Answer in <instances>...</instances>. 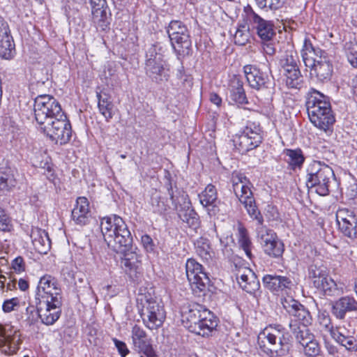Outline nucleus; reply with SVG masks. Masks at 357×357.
I'll list each match as a JSON object with an SVG mask.
<instances>
[{"mask_svg":"<svg viewBox=\"0 0 357 357\" xmlns=\"http://www.w3.org/2000/svg\"><path fill=\"white\" fill-rule=\"evenodd\" d=\"M335 176L333 169L320 161L314 160L307 167L306 185L307 188H315V192L326 196L330 192V187L335 182Z\"/></svg>","mask_w":357,"mask_h":357,"instance_id":"nucleus-6","label":"nucleus"},{"mask_svg":"<svg viewBox=\"0 0 357 357\" xmlns=\"http://www.w3.org/2000/svg\"><path fill=\"white\" fill-rule=\"evenodd\" d=\"M137 303L143 323L149 329L157 330L162 326L166 312L161 301L150 294H139Z\"/></svg>","mask_w":357,"mask_h":357,"instance_id":"nucleus-5","label":"nucleus"},{"mask_svg":"<svg viewBox=\"0 0 357 357\" xmlns=\"http://www.w3.org/2000/svg\"><path fill=\"white\" fill-rule=\"evenodd\" d=\"M336 221L339 231L353 240L356 237L357 220L353 212L347 208L339 209L336 213Z\"/></svg>","mask_w":357,"mask_h":357,"instance_id":"nucleus-19","label":"nucleus"},{"mask_svg":"<svg viewBox=\"0 0 357 357\" xmlns=\"http://www.w3.org/2000/svg\"><path fill=\"white\" fill-rule=\"evenodd\" d=\"M250 38L249 27L242 25L240 26L234 36V43L238 45H245Z\"/></svg>","mask_w":357,"mask_h":357,"instance_id":"nucleus-48","label":"nucleus"},{"mask_svg":"<svg viewBox=\"0 0 357 357\" xmlns=\"http://www.w3.org/2000/svg\"><path fill=\"white\" fill-rule=\"evenodd\" d=\"M286 85L289 89H300L303 84V76L301 73L298 64L291 65L284 68Z\"/></svg>","mask_w":357,"mask_h":357,"instance_id":"nucleus-31","label":"nucleus"},{"mask_svg":"<svg viewBox=\"0 0 357 357\" xmlns=\"http://www.w3.org/2000/svg\"><path fill=\"white\" fill-rule=\"evenodd\" d=\"M166 185L174 208L177 211L179 218L190 228L197 231L201 222L199 216L191 206L188 194L176 185L173 186L171 181H169Z\"/></svg>","mask_w":357,"mask_h":357,"instance_id":"nucleus-4","label":"nucleus"},{"mask_svg":"<svg viewBox=\"0 0 357 357\" xmlns=\"http://www.w3.org/2000/svg\"><path fill=\"white\" fill-rule=\"evenodd\" d=\"M167 33L178 59L190 54L192 42L190 32L183 22L179 20L171 21L167 27Z\"/></svg>","mask_w":357,"mask_h":357,"instance_id":"nucleus-8","label":"nucleus"},{"mask_svg":"<svg viewBox=\"0 0 357 357\" xmlns=\"http://www.w3.org/2000/svg\"><path fill=\"white\" fill-rule=\"evenodd\" d=\"M90 217L89 203L86 197H78L76 204L72 211L73 220L77 225H85Z\"/></svg>","mask_w":357,"mask_h":357,"instance_id":"nucleus-25","label":"nucleus"},{"mask_svg":"<svg viewBox=\"0 0 357 357\" xmlns=\"http://www.w3.org/2000/svg\"><path fill=\"white\" fill-rule=\"evenodd\" d=\"M308 325H301L296 321H291L289 328L296 342L301 345H304L313 340L314 335L307 328Z\"/></svg>","mask_w":357,"mask_h":357,"instance_id":"nucleus-30","label":"nucleus"},{"mask_svg":"<svg viewBox=\"0 0 357 357\" xmlns=\"http://www.w3.org/2000/svg\"><path fill=\"white\" fill-rule=\"evenodd\" d=\"M132 340L136 350L139 353L151 351L152 345L146 333L139 326L135 324L132 328Z\"/></svg>","mask_w":357,"mask_h":357,"instance_id":"nucleus-27","label":"nucleus"},{"mask_svg":"<svg viewBox=\"0 0 357 357\" xmlns=\"http://www.w3.org/2000/svg\"><path fill=\"white\" fill-rule=\"evenodd\" d=\"M283 307L290 316L294 317L295 320L301 322V325H310L312 317L307 308L301 304L298 301L292 298H284L282 300Z\"/></svg>","mask_w":357,"mask_h":357,"instance_id":"nucleus-20","label":"nucleus"},{"mask_svg":"<svg viewBox=\"0 0 357 357\" xmlns=\"http://www.w3.org/2000/svg\"><path fill=\"white\" fill-rule=\"evenodd\" d=\"M144 69L146 75L156 83L167 81L169 78V70L165 67L162 55L158 52L155 44L151 45L146 51Z\"/></svg>","mask_w":357,"mask_h":357,"instance_id":"nucleus-11","label":"nucleus"},{"mask_svg":"<svg viewBox=\"0 0 357 357\" xmlns=\"http://www.w3.org/2000/svg\"><path fill=\"white\" fill-rule=\"evenodd\" d=\"M316 288L325 296H337L343 293V289L339 287L336 282L330 276L328 277L319 285H317Z\"/></svg>","mask_w":357,"mask_h":357,"instance_id":"nucleus-36","label":"nucleus"},{"mask_svg":"<svg viewBox=\"0 0 357 357\" xmlns=\"http://www.w3.org/2000/svg\"><path fill=\"white\" fill-rule=\"evenodd\" d=\"M15 54V43L11 35L0 38V57L10 60Z\"/></svg>","mask_w":357,"mask_h":357,"instance_id":"nucleus-40","label":"nucleus"},{"mask_svg":"<svg viewBox=\"0 0 357 357\" xmlns=\"http://www.w3.org/2000/svg\"><path fill=\"white\" fill-rule=\"evenodd\" d=\"M298 54L293 49L287 50L280 59V65L282 69L291 65L298 64Z\"/></svg>","mask_w":357,"mask_h":357,"instance_id":"nucleus-47","label":"nucleus"},{"mask_svg":"<svg viewBox=\"0 0 357 357\" xmlns=\"http://www.w3.org/2000/svg\"><path fill=\"white\" fill-rule=\"evenodd\" d=\"M231 183L235 195L243 204L250 218L261 222L262 215L256 206L255 199L250 190L252 184L250 180L244 174L234 172L231 175Z\"/></svg>","mask_w":357,"mask_h":357,"instance_id":"nucleus-7","label":"nucleus"},{"mask_svg":"<svg viewBox=\"0 0 357 357\" xmlns=\"http://www.w3.org/2000/svg\"><path fill=\"white\" fill-rule=\"evenodd\" d=\"M107 8H96L92 10V20L96 28L100 31H106L110 24V17L107 15Z\"/></svg>","mask_w":357,"mask_h":357,"instance_id":"nucleus-39","label":"nucleus"},{"mask_svg":"<svg viewBox=\"0 0 357 357\" xmlns=\"http://www.w3.org/2000/svg\"><path fill=\"white\" fill-rule=\"evenodd\" d=\"M98 98V108L100 113L105 118L107 122H109L114 116V105L112 96L105 91H101L96 92Z\"/></svg>","mask_w":357,"mask_h":357,"instance_id":"nucleus-28","label":"nucleus"},{"mask_svg":"<svg viewBox=\"0 0 357 357\" xmlns=\"http://www.w3.org/2000/svg\"><path fill=\"white\" fill-rule=\"evenodd\" d=\"M231 98L238 104L247 102L245 93L243 89V82L238 78L234 79L231 86Z\"/></svg>","mask_w":357,"mask_h":357,"instance_id":"nucleus-44","label":"nucleus"},{"mask_svg":"<svg viewBox=\"0 0 357 357\" xmlns=\"http://www.w3.org/2000/svg\"><path fill=\"white\" fill-rule=\"evenodd\" d=\"M185 270L193 294L199 298L205 296L210 291L211 280L202 265L194 259H189L185 264Z\"/></svg>","mask_w":357,"mask_h":357,"instance_id":"nucleus-10","label":"nucleus"},{"mask_svg":"<svg viewBox=\"0 0 357 357\" xmlns=\"http://www.w3.org/2000/svg\"><path fill=\"white\" fill-rule=\"evenodd\" d=\"M195 251L204 260L212 259L213 252L211 247L210 241L205 237H200L195 242Z\"/></svg>","mask_w":357,"mask_h":357,"instance_id":"nucleus-41","label":"nucleus"},{"mask_svg":"<svg viewBox=\"0 0 357 357\" xmlns=\"http://www.w3.org/2000/svg\"><path fill=\"white\" fill-rule=\"evenodd\" d=\"M263 50L265 54L273 56L275 54V41L274 38L268 40H261Z\"/></svg>","mask_w":357,"mask_h":357,"instance_id":"nucleus-56","label":"nucleus"},{"mask_svg":"<svg viewBox=\"0 0 357 357\" xmlns=\"http://www.w3.org/2000/svg\"><path fill=\"white\" fill-rule=\"evenodd\" d=\"M262 282L266 288L273 292L290 289L291 285V281L288 277L270 274L263 277Z\"/></svg>","mask_w":357,"mask_h":357,"instance_id":"nucleus-26","label":"nucleus"},{"mask_svg":"<svg viewBox=\"0 0 357 357\" xmlns=\"http://www.w3.org/2000/svg\"><path fill=\"white\" fill-rule=\"evenodd\" d=\"M199 197L201 204L207 208L211 216L219 213L220 202L218 200L217 191L214 185H208Z\"/></svg>","mask_w":357,"mask_h":357,"instance_id":"nucleus-22","label":"nucleus"},{"mask_svg":"<svg viewBox=\"0 0 357 357\" xmlns=\"http://www.w3.org/2000/svg\"><path fill=\"white\" fill-rule=\"evenodd\" d=\"M258 226L257 227V238L260 241V243L264 248V245L270 244L276 239L277 235L273 230L266 228L263 225L264 218L262 217L261 222L257 221Z\"/></svg>","mask_w":357,"mask_h":357,"instance_id":"nucleus-42","label":"nucleus"},{"mask_svg":"<svg viewBox=\"0 0 357 357\" xmlns=\"http://www.w3.org/2000/svg\"><path fill=\"white\" fill-rule=\"evenodd\" d=\"M345 51L349 62L357 68V42H349L345 44Z\"/></svg>","mask_w":357,"mask_h":357,"instance_id":"nucleus-49","label":"nucleus"},{"mask_svg":"<svg viewBox=\"0 0 357 357\" xmlns=\"http://www.w3.org/2000/svg\"><path fill=\"white\" fill-rule=\"evenodd\" d=\"M327 110L328 111L317 112V114H314L313 116H308L312 123L317 128L324 131L331 130L335 121L332 109H330Z\"/></svg>","mask_w":357,"mask_h":357,"instance_id":"nucleus-29","label":"nucleus"},{"mask_svg":"<svg viewBox=\"0 0 357 357\" xmlns=\"http://www.w3.org/2000/svg\"><path fill=\"white\" fill-rule=\"evenodd\" d=\"M246 79L251 88L257 90H273L275 86L274 78L271 71H262L256 66L246 65L243 68Z\"/></svg>","mask_w":357,"mask_h":357,"instance_id":"nucleus-14","label":"nucleus"},{"mask_svg":"<svg viewBox=\"0 0 357 357\" xmlns=\"http://www.w3.org/2000/svg\"><path fill=\"white\" fill-rule=\"evenodd\" d=\"M62 300L61 290L58 287L57 280L50 275L40 278L36 294V301L44 300Z\"/></svg>","mask_w":357,"mask_h":357,"instance_id":"nucleus-16","label":"nucleus"},{"mask_svg":"<svg viewBox=\"0 0 357 357\" xmlns=\"http://www.w3.org/2000/svg\"><path fill=\"white\" fill-rule=\"evenodd\" d=\"M318 320L319 325L326 331L331 332L333 335V333L334 332L333 331V326L331 323L330 316L325 312L321 313L319 314Z\"/></svg>","mask_w":357,"mask_h":357,"instance_id":"nucleus-54","label":"nucleus"},{"mask_svg":"<svg viewBox=\"0 0 357 357\" xmlns=\"http://www.w3.org/2000/svg\"><path fill=\"white\" fill-rule=\"evenodd\" d=\"M113 341L121 356L126 357V356L129 353V350L126 343L116 338H114Z\"/></svg>","mask_w":357,"mask_h":357,"instance_id":"nucleus-59","label":"nucleus"},{"mask_svg":"<svg viewBox=\"0 0 357 357\" xmlns=\"http://www.w3.org/2000/svg\"><path fill=\"white\" fill-rule=\"evenodd\" d=\"M25 267L26 265L24 259L19 256L11 261L10 268L16 273H21L25 271Z\"/></svg>","mask_w":357,"mask_h":357,"instance_id":"nucleus-55","label":"nucleus"},{"mask_svg":"<svg viewBox=\"0 0 357 357\" xmlns=\"http://www.w3.org/2000/svg\"><path fill=\"white\" fill-rule=\"evenodd\" d=\"M305 105L308 116L331 109L328 98L314 89L307 93Z\"/></svg>","mask_w":357,"mask_h":357,"instance_id":"nucleus-21","label":"nucleus"},{"mask_svg":"<svg viewBox=\"0 0 357 357\" xmlns=\"http://www.w3.org/2000/svg\"><path fill=\"white\" fill-rule=\"evenodd\" d=\"M100 227L104 240L112 250H122V245L126 246L130 243L131 233L120 216L112 215L102 218Z\"/></svg>","mask_w":357,"mask_h":357,"instance_id":"nucleus-3","label":"nucleus"},{"mask_svg":"<svg viewBox=\"0 0 357 357\" xmlns=\"http://www.w3.org/2000/svg\"><path fill=\"white\" fill-rule=\"evenodd\" d=\"M17 184L13 172L9 167L0 169V196L6 195Z\"/></svg>","mask_w":357,"mask_h":357,"instance_id":"nucleus-32","label":"nucleus"},{"mask_svg":"<svg viewBox=\"0 0 357 357\" xmlns=\"http://www.w3.org/2000/svg\"><path fill=\"white\" fill-rule=\"evenodd\" d=\"M238 283L240 287L249 294H254L259 289V281L256 278L251 270H248V273H243L237 276Z\"/></svg>","mask_w":357,"mask_h":357,"instance_id":"nucleus-35","label":"nucleus"},{"mask_svg":"<svg viewBox=\"0 0 357 357\" xmlns=\"http://www.w3.org/2000/svg\"><path fill=\"white\" fill-rule=\"evenodd\" d=\"M266 340L272 355L285 356L290 348L289 335L281 325L269 326L260 333Z\"/></svg>","mask_w":357,"mask_h":357,"instance_id":"nucleus-9","label":"nucleus"},{"mask_svg":"<svg viewBox=\"0 0 357 357\" xmlns=\"http://www.w3.org/2000/svg\"><path fill=\"white\" fill-rule=\"evenodd\" d=\"M13 227L12 219L5 211L0 206V230L3 231H9Z\"/></svg>","mask_w":357,"mask_h":357,"instance_id":"nucleus-53","label":"nucleus"},{"mask_svg":"<svg viewBox=\"0 0 357 357\" xmlns=\"http://www.w3.org/2000/svg\"><path fill=\"white\" fill-rule=\"evenodd\" d=\"M183 324L191 333L202 337L209 336L218 326V319L204 306L193 303L181 311Z\"/></svg>","mask_w":357,"mask_h":357,"instance_id":"nucleus-2","label":"nucleus"},{"mask_svg":"<svg viewBox=\"0 0 357 357\" xmlns=\"http://www.w3.org/2000/svg\"><path fill=\"white\" fill-rule=\"evenodd\" d=\"M283 154L285 155L284 160L290 169L295 170L302 167L305 158L301 149H285Z\"/></svg>","mask_w":357,"mask_h":357,"instance_id":"nucleus-34","label":"nucleus"},{"mask_svg":"<svg viewBox=\"0 0 357 357\" xmlns=\"http://www.w3.org/2000/svg\"><path fill=\"white\" fill-rule=\"evenodd\" d=\"M255 1L260 8H268L271 10H278L272 0H255Z\"/></svg>","mask_w":357,"mask_h":357,"instance_id":"nucleus-61","label":"nucleus"},{"mask_svg":"<svg viewBox=\"0 0 357 357\" xmlns=\"http://www.w3.org/2000/svg\"><path fill=\"white\" fill-rule=\"evenodd\" d=\"M245 11L247 20L252 28L256 29L257 33L261 40H268L275 38L274 25L271 21L261 18L250 7L245 8Z\"/></svg>","mask_w":357,"mask_h":357,"instance_id":"nucleus-18","label":"nucleus"},{"mask_svg":"<svg viewBox=\"0 0 357 357\" xmlns=\"http://www.w3.org/2000/svg\"><path fill=\"white\" fill-rule=\"evenodd\" d=\"M237 230L238 242L240 247L244 250L247 257L252 259V243L249 237L248 230L241 222L238 223Z\"/></svg>","mask_w":357,"mask_h":357,"instance_id":"nucleus-37","label":"nucleus"},{"mask_svg":"<svg viewBox=\"0 0 357 357\" xmlns=\"http://www.w3.org/2000/svg\"><path fill=\"white\" fill-rule=\"evenodd\" d=\"M357 311V301L345 296L337 300L332 306V313L340 319H344L347 313Z\"/></svg>","mask_w":357,"mask_h":357,"instance_id":"nucleus-23","label":"nucleus"},{"mask_svg":"<svg viewBox=\"0 0 357 357\" xmlns=\"http://www.w3.org/2000/svg\"><path fill=\"white\" fill-rule=\"evenodd\" d=\"M132 241V236H131L130 243L128 245H126V246L122 245V250H113L116 253L123 254L122 263L125 267L126 272L134 280H137L140 275L142 255L139 253V250L133 245Z\"/></svg>","mask_w":357,"mask_h":357,"instance_id":"nucleus-12","label":"nucleus"},{"mask_svg":"<svg viewBox=\"0 0 357 357\" xmlns=\"http://www.w3.org/2000/svg\"><path fill=\"white\" fill-rule=\"evenodd\" d=\"M9 35L10 34L8 24L5 20L0 16V38Z\"/></svg>","mask_w":357,"mask_h":357,"instance_id":"nucleus-63","label":"nucleus"},{"mask_svg":"<svg viewBox=\"0 0 357 357\" xmlns=\"http://www.w3.org/2000/svg\"><path fill=\"white\" fill-rule=\"evenodd\" d=\"M264 250L268 255L278 258L282 257L284 252V244L281 241L276 239L270 244L264 245Z\"/></svg>","mask_w":357,"mask_h":357,"instance_id":"nucleus-46","label":"nucleus"},{"mask_svg":"<svg viewBox=\"0 0 357 357\" xmlns=\"http://www.w3.org/2000/svg\"><path fill=\"white\" fill-rule=\"evenodd\" d=\"M19 305V300L17 298L6 300L2 305L4 312L8 313L15 310V307Z\"/></svg>","mask_w":357,"mask_h":357,"instance_id":"nucleus-57","label":"nucleus"},{"mask_svg":"<svg viewBox=\"0 0 357 357\" xmlns=\"http://www.w3.org/2000/svg\"><path fill=\"white\" fill-rule=\"evenodd\" d=\"M318 52L319 56L313 59L304 57V63L306 67L311 68L312 76H315L321 82H327L331 78L333 66L324 51L318 50Z\"/></svg>","mask_w":357,"mask_h":357,"instance_id":"nucleus-13","label":"nucleus"},{"mask_svg":"<svg viewBox=\"0 0 357 357\" xmlns=\"http://www.w3.org/2000/svg\"><path fill=\"white\" fill-rule=\"evenodd\" d=\"M30 236L35 250L40 254H47L51 246L47 233L43 229L36 227L31 229Z\"/></svg>","mask_w":357,"mask_h":357,"instance_id":"nucleus-24","label":"nucleus"},{"mask_svg":"<svg viewBox=\"0 0 357 357\" xmlns=\"http://www.w3.org/2000/svg\"><path fill=\"white\" fill-rule=\"evenodd\" d=\"M21 342L20 331L8 324H0V350L6 354H13L19 349Z\"/></svg>","mask_w":357,"mask_h":357,"instance_id":"nucleus-17","label":"nucleus"},{"mask_svg":"<svg viewBox=\"0 0 357 357\" xmlns=\"http://www.w3.org/2000/svg\"><path fill=\"white\" fill-rule=\"evenodd\" d=\"M333 337L339 344L344 347L350 351L356 349L357 344L354 337L346 336L338 331L333 333Z\"/></svg>","mask_w":357,"mask_h":357,"instance_id":"nucleus-45","label":"nucleus"},{"mask_svg":"<svg viewBox=\"0 0 357 357\" xmlns=\"http://www.w3.org/2000/svg\"><path fill=\"white\" fill-rule=\"evenodd\" d=\"M77 291L78 294V296H84L85 294L93 296H95L94 291H93L92 288L90 287L89 283L86 282L85 284L83 287V289H82L81 287H78L77 286L76 287Z\"/></svg>","mask_w":357,"mask_h":357,"instance_id":"nucleus-62","label":"nucleus"},{"mask_svg":"<svg viewBox=\"0 0 357 357\" xmlns=\"http://www.w3.org/2000/svg\"><path fill=\"white\" fill-rule=\"evenodd\" d=\"M33 112L40 132L56 144L63 145L69 142L72 136L71 124L54 96H38L34 99Z\"/></svg>","mask_w":357,"mask_h":357,"instance_id":"nucleus-1","label":"nucleus"},{"mask_svg":"<svg viewBox=\"0 0 357 357\" xmlns=\"http://www.w3.org/2000/svg\"><path fill=\"white\" fill-rule=\"evenodd\" d=\"M304 354L308 357H317L321 352V347L319 342L313 338L310 342L303 345Z\"/></svg>","mask_w":357,"mask_h":357,"instance_id":"nucleus-52","label":"nucleus"},{"mask_svg":"<svg viewBox=\"0 0 357 357\" xmlns=\"http://www.w3.org/2000/svg\"><path fill=\"white\" fill-rule=\"evenodd\" d=\"M152 210L154 213L162 214L167 211L169 206L165 203L162 198L158 195H153L151 200Z\"/></svg>","mask_w":357,"mask_h":357,"instance_id":"nucleus-50","label":"nucleus"},{"mask_svg":"<svg viewBox=\"0 0 357 357\" xmlns=\"http://www.w3.org/2000/svg\"><path fill=\"white\" fill-rule=\"evenodd\" d=\"M308 277L313 284L314 287L317 285H319L320 282L326 280L328 275V271L324 265L321 262H314L309 266L308 268Z\"/></svg>","mask_w":357,"mask_h":357,"instance_id":"nucleus-33","label":"nucleus"},{"mask_svg":"<svg viewBox=\"0 0 357 357\" xmlns=\"http://www.w3.org/2000/svg\"><path fill=\"white\" fill-rule=\"evenodd\" d=\"M233 141L236 149L242 154L256 149L261 144L258 142H255L251 137L245 136L241 132L239 135L236 136Z\"/></svg>","mask_w":357,"mask_h":357,"instance_id":"nucleus-38","label":"nucleus"},{"mask_svg":"<svg viewBox=\"0 0 357 357\" xmlns=\"http://www.w3.org/2000/svg\"><path fill=\"white\" fill-rule=\"evenodd\" d=\"M241 133L251 137L255 142L259 143L262 142V130L259 122L248 121Z\"/></svg>","mask_w":357,"mask_h":357,"instance_id":"nucleus-43","label":"nucleus"},{"mask_svg":"<svg viewBox=\"0 0 357 357\" xmlns=\"http://www.w3.org/2000/svg\"><path fill=\"white\" fill-rule=\"evenodd\" d=\"M141 242L147 252H152L154 250L155 245L151 237L148 234H144L141 238Z\"/></svg>","mask_w":357,"mask_h":357,"instance_id":"nucleus-58","label":"nucleus"},{"mask_svg":"<svg viewBox=\"0 0 357 357\" xmlns=\"http://www.w3.org/2000/svg\"><path fill=\"white\" fill-rule=\"evenodd\" d=\"M318 50H321L320 49H315L310 40L309 39H305L303 43V47L301 50V56L303 58V60L304 61V56L307 59H313L314 57H318L319 56V53L318 52Z\"/></svg>","mask_w":357,"mask_h":357,"instance_id":"nucleus-51","label":"nucleus"},{"mask_svg":"<svg viewBox=\"0 0 357 357\" xmlns=\"http://www.w3.org/2000/svg\"><path fill=\"white\" fill-rule=\"evenodd\" d=\"M92 10L96 8H108L106 0H90Z\"/></svg>","mask_w":357,"mask_h":357,"instance_id":"nucleus-64","label":"nucleus"},{"mask_svg":"<svg viewBox=\"0 0 357 357\" xmlns=\"http://www.w3.org/2000/svg\"><path fill=\"white\" fill-rule=\"evenodd\" d=\"M36 307L38 308V305H36ZM26 314L27 315L26 320L30 324H32L38 317V310H35L34 306H29L26 307Z\"/></svg>","mask_w":357,"mask_h":357,"instance_id":"nucleus-60","label":"nucleus"},{"mask_svg":"<svg viewBox=\"0 0 357 357\" xmlns=\"http://www.w3.org/2000/svg\"><path fill=\"white\" fill-rule=\"evenodd\" d=\"M38 315L43 324L50 326L54 324L61 314L62 300L55 299L36 301Z\"/></svg>","mask_w":357,"mask_h":357,"instance_id":"nucleus-15","label":"nucleus"}]
</instances>
